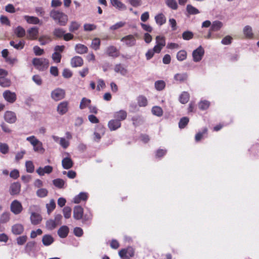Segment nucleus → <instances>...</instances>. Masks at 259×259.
<instances>
[{"label":"nucleus","instance_id":"obj_11","mask_svg":"<svg viewBox=\"0 0 259 259\" xmlns=\"http://www.w3.org/2000/svg\"><path fill=\"white\" fill-rule=\"evenodd\" d=\"M70 64L73 68L81 67L83 64V60L80 56H74L71 59Z\"/></svg>","mask_w":259,"mask_h":259},{"label":"nucleus","instance_id":"obj_21","mask_svg":"<svg viewBox=\"0 0 259 259\" xmlns=\"http://www.w3.org/2000/svg\"><path fill=\"white\" fill-rule=\"evenodd\" d=\"M62 165L64 169H68L73 165V162L70 157H65L62 160Z\"/></svg>","mask_w":259,"mask_h":259},{"label":"nucleus","instance_id":"obj_15","mask_svg":"<svg viewBox=\"0 0 259 259\" xmlns=\"http://www.w3.org/2000/svg\"><path fill=\"white\" fill-rule=\"evenodd\" d=\"M5 120L10 123H13L16 120V116L15 113L12 111H6L4 115Z\"/></svg>","mask_w":259,"mask_h":259},{"label":"nucleus","instance_id":"obj_48","mask_svg":"<svg viewBox=\"0 0 259 259\" xmlns=\"http://www.w3.org/2000/svg\"><path fill=\"white\" fill-rule=\"evenodd\" d=\"M11 80L6 78V77H0V85L2 87L6 88L11 85Z\"/></svg>","mask_w":259,"mask_h":259},{"label":"nucleus","instance_id":"obj_22","mask_svg":"<svg viewBox=\"0 0 259 259\" xmlns=\"http://www.w3.org/2000/svg\"><path fill=\"white\" fill-rule=\"evenodd\" d=\"M24 19L29 24H41L40 20L36 17L30 16H24Z\"/></svg>","mask_w":259,"mask_h":259},{"label":"nucleus","instance_id":"obj_36","mask_svg":"<svg viewBox=\"0 0 259 259\" xmlns=\"http://www.w3.org/2000/svg\"><path fill=\"white\" fill-rule=\"evenodd\" d=\"M190 98L189 94L187 92H183L179 97V101L182 104H186L187 103Z\"/></svg>","mask_w":259,"mask_h":259},{"label":"nucleus","instance_id":"obj_59","mask_svg":"<svg viewBox=\"0 0 259 259\" xmlns=\"http://www.w3.org/2000/svg\"><path fill=\"white\" fill-rule=\"evenodd\" d=\"M48 194V191L46 189L40 188L36 191V195L38 197L42 198L47 196Z\"/></svg>","mask_w":259,"mask_h":259},{"label":"nucleus","instance_id":"obj_62","mask_svg":"<svg viewBox=\"0 0 259 259\" xmlns=\"http://www.w3.org/2000/svg\"><path fill=\"white\" fill-rule=\"evenodd\" d=\"M9 150V147L8 144L6 143H0V152L4 154H6L8 153Z\"/></svg>","mask_w":259,"mask_h":259},{"label":"nucleus","instance_id":"obj_58","mask_svg":"<svg viewBox=\"0 0 259 259\" xmlns=\"http://www.w3.org/2000/svg\"><path fill=\"white\" fill-rule=\"evenodd\" d=\"M166 5L172 10H177L178 9V4L175 0H166Z\"/></svg>","mask_w":259,"mask_h":259},{"label":"nucleus","instance_id":"obj_25","mask_svg":"<svg viewBox=\"0 0 259 259\" xmlns=\"http://www.w3.org/2000/svg\"><path fill=\"white\" fill-rule=\"evenodd\" d=\"M88 197L87 193L81 192L74 198L73 202L74 203H79L81 201H85Z\"/></svg>","mask_w":259,"mask_h":259},{"label":"nucleus","instance_id":"obj_2","mask_svg":"<svg viewBox=\"0 0 259 259\" xmlns=\"http://www.w3.org/2000/svg\"><path fill=\"white\" fill-rule=\"evenodd\" d=\"M26 140L30 143L33 147L35 152L44 153L45 150L43 148L42 143L39 141L35 136H31L26 138Z\"/></svg>","mask_w":259,"mask_h":259},{"label":"nucleus","instance_id":"obj_42","mask_svg":"<svg viewBox=\"0 0 259 259\" xmlns=\"http://www.w3.org/2000/svg\"><path fill=\"white\" fill-rule=\"evenodd\" d=\"M91 103V101L90 99H88L85 97L81 99L79 105V108L81 109H85L87 107L89 108V106H90V104Z\"/></svg>","mask_w":259,"mask_h":259},{"label":"nucleus","instance_id":"obj_43","mask_svg":"<svg viewBox=\"0 0 259 259\" xmlns=\"http://www.w3.org/2000/svg\"><path fill=\"white\" fill-rule=\"evenodd\" d=\"M101 41L99 38H95L92 40L91 47L95 51L100 49Z\"/></svg>","mask_w":259,"mask_h":259},{"label":"nucleus","instance_id":"obj_40","mask_svg":"<svg viewBox=\"0 0 259 259\" xmlns=\"http://www.w3.org/2000/svg\"><path fill=\"white\" fill-rule=\"evenodd\" d=\"M223 26V24L221 21H215L212 22L211 25L210 30L212 31H216L220 30Z\"/></svg>","mask_w":259,"mask_h":259},{"label":"nucleus","instance_id":"obj_46","mask_svg":"<svg viewBox=\"0 0 259 259\" xmlns=\"http://www.w3.org/2000/svg\"><path fill=\"white\" fill-rule=\"evenodd\" d=\"M189 118L187 117H183L181 118L179 122V127L180 128H184L188 124Z\"/></svg>","mask_w":259,"mask_h":259},{"label":"nucleus","instance_id":"obj_26","mask_svg":"<svg viewBox=\"0 0 259 259\" xmlns=\"http://www.w3.org/2000/svg\"><path fill=\"white\" fill-rule=\"evenodd\" d=\"M54 241V239L51 235H45L42 238V242L45 246H49L52 244Z\"/></svg>","mask_w":259,"mask_h":259},{"label":"nucleus","instance_id":"obj_4","mask_svg":"<svg viewBox=\"0 0 259 259\" xmlns=\"http://www.w3.org/2000/svg\"><path fill=\"white\" fill-rule=\"evenodd\" d=\"M135 249L131 246H128L126 248L121 249L118 254L121 258H128L133 257L135 255Z\"/></svg>","mask_w":259,"mask_h":259},{"label":"nucleus","instance_id":"obj_30","mask_svg":"<svg viewBox=\"0 0 259 259\" xmlns=\"http://www.w3.org/2000/svg\"><path fill=\"white\" fill-rule=\"evenodd\" d=\"M14 33L19 38L23 37L26 35L25 29L21 26H18L15 29Z\"/></svg>","mask_w":259,"mask_h":259},{"label":"nucleus","instance_id":"obj_63","mask_svg":"<svg viewBox=\"0 0 259 259\" xmlns=\"http://www.w3.org/2000/svg\"><path fill=\"white\" fill-rule=\"evenodd\" d=\"M156 44L163 47L165 45V39L164 36H157L156 37Z\"/></svg>","mask_w":259,"mask_h":259},{"label":"nucleus","instance_id":"obj_53","mask_svg":"<svg viewBox=\"0 0 259 259\" xmlns=\"http://www.w3.org/2000/svg\"><path fill=\"white\" fill-rule=\"evenodd\" d=\"M152 113L157 116L160 117L163 114L162 108L159 106H154L152 109Z\"/></svg>","mask_w":259,"mask_h":259},{"label":"nucleus","instance_id":"obj_39","mask_svg":"<svg viewBox=\"0 0 259 259\" xmlns=\"http://www.w3.org/2000/svg\"><path fill=\"white\" fill-rule=\"evenodd\" d=\"M137 102L140 107H145L148 104L147 98L143 95H140L137 98Z\"/></svg>","mask_w":259,"mask_h":259},{"label":"nucleus","instance_id":"obj_3","mask_svg":"<svg viewBox=\"0 0 259 259\" xmlns=\"http://www.w3.org/2000/svg\"><path fill=\"white\" fill-rule=\"evenodd\" d=\"M32 63L35 68L40 71L44 70L49 66L48 60L44 58H34L32 61Z\"/></svg>","mask_w":259,"mask_h":259},{"label":"nucleus","instance_id":"obj_1","mask_svg":"<svg viewBox=\"0 0 259 259\" xmlns=\"http://www.w3.org/2000/svg\"><path fill=\"white\" fill-rule=\"evenodd\" d=\"M50 17L59 25L65 26L68 22V16L58 10H53L50 12Z\"/></svg>","mask_w":259,"mask_h":259},{"label":"nucleus","instance_id":"obj_33","mask_svg":"<svg viewBox=\"0 0 259 259\" xmlns=\"http://www.w3.org/2000/svg\"><path fill=\"white\" fill-rule=\"evenodd\" d=\"M25 44V42L23 40H20L18 44H15V42L13 40H11L10 42V45L18 50L23 49L24 47Z\"/></svg>","mask_w":259,"mask_h":259},{"label":"nucleus","instance_id":"obj_60","mask_svg":"<svg viewBox=\"0 0 259 259\" xmlns=\"http://www.w3.org/2000/svg\"><path fill=\"white\" fill-rule=\"evenodd\" d=\"M64 217L65 219H69L71 217V209L69 206L65 207L63 209Z\"/></svg>","mask_w":259,"mask_h":259},{"label":"nucleus","instance_id":"obj_50","mask_svg":"<svg viewBox=\"0 0 259 259\" xmlns=\"http://www.w3.org/2000/svg\"><path fill=\"white\" fill-rule=\"evenodd\" d=\"M46 227L48 229L52 230L54 229L58 225L53 219L48 220L46 224Z\"/></svg>","mask_w":259,"mask_h":259},{"label":"nucleus","instance_id":"obj_23","mask_svg":"<svg viewBox=\"0 0 259 259\" xmlns=\"http://www.w3.org/2000/svg\"><path fill=\"white\" fill-rule=\"evenodd\" d=\"M114 70L115 72L120 73L122 75H125L127 73V69L121 64L115 65Z\"/></svg>","mask_w":259,"mask_h":259},{"label":"nucleus","instance_id":"obj_7","mask_svg":"<svg viewBox=\"0 0 259 259\" xmlns=\"http://www.w3.org/2000/svg\"><path fill=\"white\" fill-rule=\"evenodd\" d=\"M65 92L64 90L58 88L52 92L51 97L55 101H59L65 97Z\"/></svg>","mask_w":259,"mask_h":259},{"label":"nucleus","instance_id":"obj_16","mask_svg":"<svg viewBox=\"0 0 259 259\" xmlns=\"http://www.w3.org/2000/svg\"><path fill=\"white\" fill-rule=\"evenodd\" d=\"M121 123L115 119L110 120L108 123V126L110 131H115L121 126Z\"/></svg>","mask_w":259,"mask_h":259},{"label":"nucleus","instance_id":"obj_27","mask_svg":"<svg viewBox=\"0 0 259 259\" xmlns=\"http://www.w3.org/2000/svg\"><path fill=\"white\" fill-rule=\"evenodd\" d=\"M75 50L76 52L79 54H83L88 53V48L84 45L78 44L75 46Z\"/></svg>","mask_w":259,"mask_h":259},{"label":"nucleus","instance_id":"obj_13","mask_svg":"<svg viewBox=\"0 0 259 259\" xmlns=\"http://www.w3.org/2000/svg\"><path fill=\"white\" fill-rule=\"evenodd\" d=\"M21 190V185L19 183H12L10 187V193L11 195H15L19 194Z\"/></svg>","mask_w":259,"mask_h":259},{"label":"nucleus","instance_id":"obj_56","mask_svg":"<svg viewBox=\"0 0 259 259\" xmlns=\"http://www.w3.org/2000/svg\"><path fill=\"white\" fill-rule=\"evenodd\" d=\"M10 214L8 212H5L2 213L0 217V223L4 224L8 222L10 220Z\"/></svg>","mask_w":259,"mask_h":259},{"label":"nucleus","instance_id":"obj_44","mask_svg":"<svg viewBox=\"0 0 259 259\" xmlns=\"http://www.w3.org/2000/svg\"><path fill=\"white\" fill-rule=\"evenodd\" d=\"M154 86L156 90L160 91L163 90L165 87V82L162 80L156 81Z\"/></svg>","mask_w":259,"mask_h":259},{"label":"nucleus","instance_id":"obj_9","mask_svg":"<svg viewBox=\"0 0 259 259\" xmlns=\"http://www.w3.org/2000/svg\"><path fill=\"white\" fill-rule=\"evenodd\" d=\"M38 35V28L36 27H31L27 31L26 39L29 40H35Z\"/></svg>","mask_w":259,"mask_h":259},{"label":"nucleus","instance_id":"obj_35","mask_svg":"<svg viewBox=\"0 0 259 259\" xmlns=\"http://www.w3.org/2000/svg\"><path fill=\"white\" fill-rule=\"evenodd\" d=\"M208 130L206 127H204L201 132L197 133L195 136V140L196 142H199L203 137L207 134Z\"/></svg>","mask_w":259,"mask_h":259},{"label":"nucleus","instance_id":"obj_57","mask_svg":"<svg viewBox=\"0 0 259 259\" xmlns=\"http://www.w3.org/2000/svg\"><path fill=\"white\" fill-rule=\"evenodd\" d=\"M36 243L34 241H29L25 246V250L27 252L31 251L35 247Z\"/></svg>","mask_w":259,"mask_h":259},{"label":"nucleus","instance_id":"obj_61","mask_svg":"<svg viewBox=\"0 0 259 259\" xmlns=\"http://www.w3.org/2000/svg\"><path fill=\"white\" fill-rule=\"evenodd\" d=\"M193 37V33L189 31H184L182 34V37L184 40H190Z\"/></svg>","mask_w":259,"mask_h":259},{"label":"nucleus","instance_id":"obj_28","mask_svg":"<svg viewBox=\"0 0 259 259\" xmlns=\"http://www.w3.org/2000/svg\"><path fill=\"white\" fill-rule=\"evenodd\" d=\"M112 5L120 10H124L126 9V6L121 2L118 0H110Z\"/></svg>","mask_w":259,"mask_h":259},{"label":"nucleus","instance_id":"obj_12","mask_svg":"<svg viewBox=\"0 0 259 259\" xmlns=\"http://www.w3.org/2000/svg\"><path fill=\"white\" fill-rule=\"evenodd\" d=\"M83 214V208L79 205L75 206L73 209V218L76 220H81Z\"/></svg>","mask_w":259,"mask_h":259},{"label":"nucleus","instance_id":"obj_24","mask_svg":"<svg viewBox=\"0 0 259 259\" xmlns=\"http://www.w3.org/2000/svg\"><path fill=\"white\" fill-rule=\"evenodd\" d=\"M12 231L14 234L20 235L24 231V227L22 225L17 224L12 226Z\"/></svg>","mask_w":259,"mask_h":259},{"label":"nucleus","instance_id":"obj_41","mask_svg":"<svg viewBox=\"0 0 259 259\" xmlns=\"http://www.w3.org/2000/svg\"><path fill=\"white\" fill-rule=\"evenodd\" d=\"M132 120L133 121V124L135 127H137L141 125L143 122L142 118L140 115H136L133 116L132 118Z\"/></svg>","mask_w":259,"mask_h":259},{"label":"nucleus","instance_id":"obj_64","mask_svg":"<svg viewBox=\"0 0 259 259\" xmlns=\"http://www.w3.org/2000/svg\"><path fill=\"white\" fill-rule=\"evenodd\" d=\"M52 59L56 63H60L61 62L62 56L59 52H54L52 54Z\"/></svg>","mask_w":259,"mask_h":259},{"label":"nucleus","instance_id":"obj_54","mask_svg":"<svg viewBox=\"0 0 259 259\" xmlns=\"http://www.w3.org/2000/svg\"><path fill=\"white\" fill-rule=\"evenodd\" d=\"M46 207L47 208L48 213L50 214L56 208V203L54 200L51 199L50 201V203L47 204Z\"/></svg>","mask_w":259,"mask_h":259},{"label":"nucleus","instance_id":"obj_5","mask_svg":"<svg viewBox=\"0 0 259 259\" xmlns=\"http://www.w3.org/2000/svg\"><path fill=\"white\" fill-rule=\"evenodd\" d=\"M10 210L15 214H20L23 210V206L17 200L13 201L10 205Z\"/></svg>","mask_w":259,"mask_h":259},{"label":"nucleus","instance_id":"obj_14","mask_svg":"<svg viewBox=\"0 0 259 259\" xmlns=\"http://www.w3.org/2000/svg\"><path fill=\"white\" fill-rule=\"evenodd\" d=\"M106 53L109 56L113 58H116L119 56V51L113 46H110L107 48Z\"/></svg>","mask_w":259,"mask_h":259},{"label":"nucleus","instance_id":"obj_20","mask_svg":"<svg viewBox=\"0 0 259 259\" xmlns=\"http://www.w3.org/2000/svg\"><path fill=\"white\" fill-rule=\"evenodd\" d=\"M69 232V228L67 226H61L58 230V234L60 238H66Z\"/></svg>","mask_w":259,"mask_h":259},{"label":"nucleus","instance_id":"obj_47","mask_svg":"<svg viewBox=\"0 0 259 259\" xmlns=\"http://www.w3.org/2000/svg\"><path fill=\"white\" fill-rule=\"evenodd\" d=\"M187 54L186 51L182 50L179 51L177 54V58L180 61L185 60L187 58Z\"/></svg>","mask_w":259,"mask_h":259},{"label":"nucleus","instance_id":"obj_45","mask_svg":"<svg viewBox=\"0 0 259 259\" xmlns=\"http://www.w3.org/2000/svg\"><path fill=\"white\" fill-rule=\"evenodd\" d=\"M65 31H64L62 28H56L53 31V35L57 38H62L64 33H65Z\"/></svg>","mask_w":259,"mask_h":259},{"label":"nucleus","instance_id":"obj_31","mask_svg":"<svg viewBox=\"0 0 259 259\" xmlns=\"http://www.w3.org/2000/svg\"><path fill=\"white\" fill-rule=\"evenodd\" d=\"M188 75L186 73H177L174 76V79L179 82H183L187 80Z\"/></svg>","mask_w":259,"mask_h":259},{"label":"nucleus","instance_id":"obj_19","mask_svg":"<svg viewBox=\"0 0 259 259\" xmlns=\"http://www.w3.org/2000/svg\"><path fill=\"white\" fill-rule=\"evenodd\" d=\"M31 222L33 225H36L39 224L41 220V216L36 212H32L30 215Z\"/></svg>","mask_w":259,"mask_h":259},{"label":"nucleus","instance_id":"obj_29","mask_svg":"<svg viewBox=\"0 0 259 259\" xmlns=\"http://www.w3.org/2000/svg\"><path fill=\"white\" fill-rule=\"evenodd\" d=\"M155 20L156 23L161 26L166 23V17L162 13H159L155 16Z\"/></svg>","mask_w":259,"mask_h":259},{"label":"nucleus","instance_id":"obj_52","mask_svg":"<svg viewBox=\"0 0 259 259\" xmlns=\"http://www.w3.org/2000/svg\"><path fill=\"white\" fill-rule=\"evenodd\" d=\"M26 171L32 173L34 170V166L32 161H27L25 162Z\"/></svg>","mask_w":259,"mask_h":259},{"label":"nucleus","instance_id":"obj_34","mask_svg":"<svg viewBox=\"0 0 259 259\" xmlns=\"http://www.w3.org/2000/svg\"><path fill=\"white\" fill-rule=\"evenodd\" d=\"M243 33L246 38L251 39L253 37L252 30L250 26L247 25L243 29Z\"/></svg>","mask_w":259,"mask_h":259},{"label":"nucleus","instance_id":"obj_32","mask_svg":"<svg viewBox=\"0 0 259 259\" xmlns=\"http://www.w3.org/2000/svg\"><path fill=\"white\" fill-rule=\"evenodd\" d=\"M210 105V103L209 101L203 100H201L198 104V108L200 110H205L208 109Z\"/></svg>","mask_w":259,"mask_h":259},{"label":"nucleus","instance_id":"obj_10","mask_svg":"<svg viewBox=\"0 0 259 259\" xmlns=\"http://www.w3.org/2000/svg\"><path fill=\"white\" fill-rule=\"evenodd\" d=\"M121 41L125 43L128 47L134 46L136 44V39L134 35L130 34L121 38Z\"/></svg>","mask_w":259,"mask_h":259},{"label":"nucleus","instance_id":"obj_6","mask_svg":"<svg viewBox=\"0 0 259 259\" xmlns=\"http://www.w3.org/2000/svg\"><path fill=\"white\" fill-rule=\"evenodd\" d=\"M204 54V50L202 46H200L192 53L193 60L194 62H197L201 60Z\"/></svg>","mask_w":259,"mask_h":259},{"label":"nucleus","instance_id":"obj_17","mask_svg":"<svg viewBox=\"0 0 259 259\" xmlns=\"http://www.w3.org/2000/svg\"><path fill=\"white\" fill-rule=\"evenodd\" d=\"M127 112L124 110H120L114 113V117L115 119L118 120L120 122L125 120L127 117Z\"/></svg>","mask_w":259,"mask_h":259},{"label":"nucleus","instance_id":"obj_37","mask_svg":"<svg viewBox=\"0 0 259 259\" xmlns=\"http://www.w3.org/2000/svg\"><path fill=\"white\" fill-rule=\"evenodd\" d=\"M38 41L41 45L44 46L51 42L52 38L48 35H43L38 38Z\"/></svg>","mask_w":259,"mask_h":259},{"label":"nucleus","instance_id":"obj_8","mask_svg":"<svg viewBox=\"0 0 259 259\" xmlns=\"http://www.w3.org/2000/svg\"><path fill=\"white\" fill-rule=\"evenodd\" d=\"M3 96L5 100L11 104L14 103L17 99L16 93L10 90L5 91L3 93Z\"/></svg>","mask_w":259,"mask_h":259},{"label":"nucleus","instance_id":"obj_38","mask_svg":"<svg viewBox=\"0 0 259 259\" xmlns=\"http://www.w3.org/2000/svg\"><path fill=\"white\" fill-rule=\"evenodd\" d=\"M81 219L83 224L89 225L91 223L92 220V214L91 212H89V213H85L84 215L83 214Z\"/></svg>","mask_w":259,"mask_h":259},{"label":"nucleus","instance_id":"obj_18","mask_svg":"<svg viewBox=\"0 0 259 259\" xmlns=\"http://www.w3.org/2000/svg\"><path fill=\"white\" fill-rule=\"evenodd\" d=\"M68 103L67 102H62L60 103L57 107V111L60 114L63 115L66 113L68 110Z\"/></svg>","mask_w":259,"mask_h":259},{"label":"nucleus","instance_id":"obj_49","mask_svg":"<svg viewBox=\"0 0 259 259\" xmlns=\"http://www.w3.org/2000/svg\"><path fill=\"white\" fill-rule=\"evenodd\" d=\"M80 26V24L76 21H72L69 25V30L70 32H73L77 30Z\"/></svg>","mask_w":259,"mask_h":259},{"label":"nucleus","instance_id":"obj_55","mask_svg":"<svg viewBox=\"0 0 259 259\" xmlns=\"http://www.w3.org/2000/svg\"><path fill=\"white\" fill-rule=\"evenodd\" d=\"M187 11L190 15H195L199 13V10L191 5L187 6Z\"/></svg>","mask_w":259,"mask_h":259},{"label":"nucleus","instance_id":"obj_51","mask_svg":"<svg viewBox=\"0 0 259 259\" xmlns=\"http://www.w3.org/2000/svg\"><path fill=\"white\" fill-rule=\"evenodd\" d=\"M53 184L59 189L63 188L65 184V182L63 179H56L53 181Z\"/></svg>","mask_w":259,"mask_h":259}]
</instances>
